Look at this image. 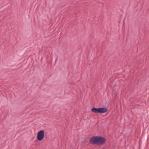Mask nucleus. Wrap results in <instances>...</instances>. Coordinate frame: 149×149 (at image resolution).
I'll return each instance as SVG.
<instances>
[{"label":"nucleus","instance_id":"nucleus-1","mask_svg":"<svg viewBox=\"0 0 149 149\" xmlns=\"http://www.w3.org/2000/svg\"><path fill=\"white\" fill-rule=\"evenodd\" d=\"M106 139L100 136H95L91 137L89 143L94 145H102L106 142Z\"/></svg>","mask_w":149,"mask_h":149},{"label":"nucleus","instance_id":"nucleus-2","mask_svg":"<svg viewBox=\"0 0 149 149\" xmlns=\"http://www.w3.org/2000/svg\"><path fill=\"white\" fill-rule=\"evenodd\" d=\"M92 112L96 113H104L108 111V109L105 107L96 108L93 107L91 109Z\"/></svg>","mask_w":149,"mask_h":149},{"label":"nucleus","instance_id":"nucleus-3","mask_svg":"<svg viewBox=\"0 0 149 149\" xmlns=\"http://www.w3.org/2000/svg\"><path fill=\"white\" fill-rule=\"evenodd\" d=\"M45 136V132L44 130H41L39 131L37 134V139L39 141L42 140Z\"/></svg>","mask_w":149,"mask_h":149}]
</instances>
